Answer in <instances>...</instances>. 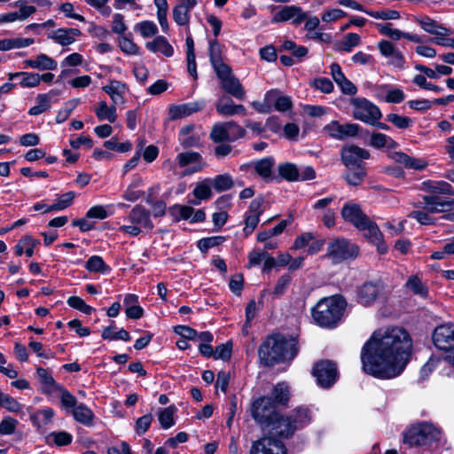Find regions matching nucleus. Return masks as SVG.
Masks as SVG:
<instances>
[{"instance_id": "obj_1", "label": "nucleus", "mask_w": 454, "mask_h": 454, "mask_svg": "<svg viewBox=\"0 0 454 454\" xmlns=\"http://www.w3.org/2000/svg\"><path fill=\"white\" fill-rule=\"evenodd\" d=\"M411 347V339L402 327L375 331L361 350L363 370L379 379L395 378L406 367Z\"/></svg>"}, {"instance_id": "obj_2", "label": "nucleus", "mask_w": 454, "mask_h": 454, "mask_svg": "<svg viewBox=\"0 0 454 454\" xmlns=\"http://www.w3.org/2000/svg\"><path fill=\"white\" fill-rule=\"evenodd\" d=\"M298 352L295 339H286L283 335L269 336L260 346L258 356L265 366H272L281 361L293 359Z\"/></svg>"}, {"instance_id": "obj_3", "label": "nucleus", "mask_w": 454, "mask_h": 454, "mask_svg": "<svg viewBox=\"0 0 454 454\" xmlns=\"http://www.w3.org/2000/svg\"><path fill=\"white\" fill-rule=\"evenodd\" d=\"M346 305V301L340 296L323 298L312 309L313 319L324 327L335 326L340 320Z\"/></svg>"}, {"instance_id": "obj_4", "label": "nucleus", "mask_w": 454, "mask_h": 454, "mask_svg": "<svg viewBox=\"0 0 454 454\" xmlns=\"http://www.w3.org/2000/svg\"><path fill=\"white\" fill-rule=\"evenodd\" d=\"M250 413L254 420L263 429L276 434L277 423L281 415L270 396L264 395L254 399L250 406Z\"/></svg>"}, {"instance_id": "obj_5", "label": "nucleus", "mask_w": 454, "mask_h": 454, "mask_svg": "<svg viewBox=\"0 0 454 454\" xmlns=\"http://www.w3.org/2000/svg\"><path fill=\"white\" fill-rule=\"evenodd\" d=\"M312 413L309 408L300 406L293 410L288 415H281L277 423L276 434L280 437L289 438L297 430H301L310 424Z\"/></svg>"}, {"instance_id": "obj_6", "label": "nucleus", "mask_w": 454, "mask_h": 454, "mask_svg": "<svg viewBox=\"0 0 454 454\" xmlns=\"http://www.w3.org/2000/svg\"><path fill=\"white\" fill-rule=\"evenodd\" d=\"M124 221L126 223L121 225L118 231L131 237H137L143 231H149L153 229L150 211L141 205H136Z\"/></svg>"}, {"instance_id": "obj_7", "label": "nucleus", "mask_w": 454, "mask_h": 454, "mask_svg": "<svg viewBox=\"0 0 454 454\" xmlns=\"http://www.w3.org/2000/svg\"><path fill=\"white\" fill-rule=\"evenodd\" d=\"M442 432L432 424L421 423L411 427L403 437V442L409 446L431 445L441 441Z\"/></svg>"}, {"instance_id": "obj_8", "label": "nucleus", "mask_w": 454, "mask_h": 454, "mask_svg": "<svg viewBox=\"0 0 454 454\" xmlns=\"http://www.w3.org/2000/svg\"><path fill=\"white\" fill-rule=\"evenodd\" d=\"M358 247L344 238H338L328 244L325 256L333 263L354 259L358 255Z\"/></svg>"}, {"instance_id": "obj_9", "label": "nucleus", "mask_w": 454, "mask_h": 454, "mask_svg": "<svg viewBox=\"0 0 454 454\" xmlns=\"http://www.w3.org/2000/svg\"><path fill=\"white\" fill-rule=\"evenodd\" d=\"M245 135L246 130L237 122L231 121L214 124L210 132V138L215 143L233 142Z\"/></svg>"}, {"instance_id": "obj_10", "label": "nucleus", "mask_w": 454, "mask_h": 454, "mask_svg": "<svg viewBox=\"0 0 454 454\" xmlns=\"http://www.w3.org/2000/svg\"><path fill=\"white\" fill-rule=\"evenodd\" d=\"M354 106L353 117L367 124L373 125L381 118L380 108L364 98H353L350 100Z\"/></svg>"}, {"instance_id": "obj_11", "label": "nucleus", "mask_w": 454, "mask_h": 454, "mask_svg": "<svg viewBox=\"0 0 454 454\" xmlns=\"http://www.w3.org/2000/svg\"><path fill=\"white\" fill-rule=\"evenodd\" d=\"M270 10L273 13L271 23L291 21L294 26H299L309 17V13L297 5H272Z\"/></svg>"}, {"instance_id": "obj_12", "label": "nucleus", "mask_w": 454, "mask_h": 454, "mask_svg": "<svg viewBox=\"0 0 454 454\" xmlns=\"http://www.w3.org/2000/svg\"><path fill=\"white\" fill-rule=\"evenodd\" d=\"M432 340L440 350H454V324L447 323L436 326L432 333Z\"/></svg>"}, {"instance_id": "obj_13", "label": "nucleus", "mask_w": 454, "mask_h": 454, "mask_svg": "<svg viewBox=\"0 0 454 454\" xmlns=\"http://www.w3.org/2000/svg\"><path fill=\"white\" fill-rule=\"evenodd\" d=\"M249 454H286V448L275 437L264 436L252 442Z\"/></svg>"}, {"instance_id": "obj_14", "label": "nucleus", "mask_w": 454, "mask_h": 454, "mask_svg": "<svg viewBox=\"0 0 454 454\" xmlns=\"http://www.w3.org/2000/svg\"><path fill=\"white\" fill-rule=\"evenodd\" d=\"M313 375L317 378L318 385L330 387L338 377L336 364L329 360L318 362L313 368Z\"/></svg>"}, {"instance_id": "obj_15", "label": "nucleus", "mask_w": 454, "mask_h": 454, "mask_svg": "<svg viewBox=\"0 0 454 454\" xmlns=\"http://www.w3.org/2000/svg\"><path fill=\"white\" fill-rule=\"evenodd\" d=\"M324 131L332 138L343 140L358 134L359 126L356 123L340 124L337 121H332L324 127Z\"/></svg>"}, {"instance_id": "obj_16", "label": "nucleus", "mask_w": 454, "mask_h": 454, "mask_svg": "<svg viewBox=\"0 0 454 454\" xmlns=\"http://www.w3.org/2000/svg\"><path fill=\"white\" fill-rule=\"evenodd\" d=\"M340 215L344 221L351 223L356 229L363 228L369 217L362 211L359 205L348 202L342 208Z\"/></svg>"}, {"instance_id": "obj_17", "label": "nucleus", "mask_w": 454, "mask_h": 454, "mask_svg": "<svg viewBox=\"0 0 454 454\" xmlns=\"http://www.w3.org/2000/svg\"><path fill=\"white\" fill-rule=\"evenodd\" d=\"M370 157V153L355 145H346L341 150V160L347 168L359 166V162Z\"/></svg>"}, {"instance_id": "obj_18", "label": "nucleus", "mask_w": 454, "mask_h": 454, "mask_svg": "<svg viewBox=\"0 0 454 454\" xmlns=\"http://www.w3.org/2000/svg\"><path fill=\"white\" fill-rule=\"evenodd\" d=\"M176 161L180 168L193 164L192 168L185 170L184 175H191L202 170L206 167L202 156L196 152L180 153L176 157Z\"/></svg>"}, {"instance_id": "obj_19", "label": "nucleus", "mask_w": 454, "mask_h": 454, "mask_svg": "<svg viewBox=\"0 0 454 454\" xmlns=\"http://www.w3.org/2000/svg\"><path fill=\"white\" fill-rule=\"evenodd\" d=\"M358 230L364 231V237L377 247V250L380 254L387 253V246L383 240V234L374 222L371 221L369 218L365 222V224H364V227Z\"/></svg>"}, {"instance_id": "obj_20", "label": "nucleus", "mask_w": 454, "mask_h": 454, "mask_svg": "<svg viewBox=\"0 0 454 454\" xmlns=\"http://www.w3.org/2000/svg\"><path fill=\"white\" fill-rule=\"evenodd\" d=\"M414 20L425 32L430 35H434L435 36H449L452 34V30L450 28L443 27L442 24L428 16L416 15L414 16Z\"/></svg>"}, {"instance_id": "obj_21", "label": "nucleus", "mask_w": 454, "mask_h": 454, "mask_svg": "<svg viewBox=\"0 0 454 454\" xmlns=\"http://www.w3.org/2000/svg\"><path fill=\"white\" fill-rule=\"evenodd\" d=\"M205 106L203 101H193L181 105H171L168 107L169 120H177L190 116Z\"/></svg>"}, {"instance_id": "obj_22", "label": "nucleus", "mask_w": 454, "mask_h": 454, "mask_svg": "<svg viewBox=\"0 0 454 454\" xmlns=\"http://www.w3.org/2000/svg\"><path fill=\"white\" fill-rule=\"evenodd\" d=\"M82 32L78 28H58L50 32L47 37L61 46L73 44L76 37L81 36Z\"/></svg>"}, {"instance_id": "obj_23", "label": "nucleus", "mask_w": 454, "mask_h": 454, "mask_svg": "<svg viewBox=\"0 0 454 454\" xmlns=\"http://www.w3.org/2000/svg\"><path fill=\"white\" fill-rule=\"evenodd\" d=\"M215 108L217 113L223 116L247 114V110L243 105H235L232 99L224 97L217 100Z\"/></svg>"}, {"instance_id": "obj_24", "label": "nucleus", "mask_w": 454, "mask_h": 454, "mask_svg": "<svg viewBox=\"0 0 454 454\" xmlns=\"http://www.w3.org/2000/svg\"><path fill=\"white\" fill-rule=\"evenodd\" d=\"M426 207L432 213H447L454 209V199L427 195Z\"/></svg>"}, {"instance_id": "obj_25", "label": "nucleus", "mask_w": 454, "mask_h": 454, "mask_svg": "<svg viewBox=\"0 0 454 454\" xmlns=\"http://www.w3.org/2000/svg\"><path fill=\"white\" fill-rule=\"evenodd\" d=\"M266 100L270 102L271 107L274 106L279 112H285L293 106L291 98L282 95V92L277 89L266 92Z\"/></svg>"}, {"instance_id": "obj_26", "label": "nucleus", "mask_w": 454, "mask_h": 454, "mask_svg": "<svg viewBox=\"0 0 454 454\" xmlns=\"http://www.w3.org/2000/svg\"><path fill=\"white\" fill-rule=\"evenodd\" d=\"M392 159L396 163L403 165L406 168L423 170L427 167V162L425 160L411 157L402 152L395 153L392 155Z\"/></svg>"}, {"instance_id": "obj_27", "label": "nucleus", "mask_w": 454, "mask_h": 454, "mask_svg": "<svg viewBox=\"0 0 454 454\" xmlns=\"http://www.w3.org/2000/svg\"><path fill=\"white\" fill-rule=\"evenodd\" d=\"M102 90L110 96L114 105L124 103V95L128 90L125 83L113 80L109 84L104 86Z\"/></svg>"}, {"instance_id": "obj_28", "label": "nucleus", "mask_w": 454, "mask_h": 454, "mask_svg": "<svg viewBox=\"0 0 454 454\" xmlns=\"http://www.w3.org/2000/svg\"><path fill=\"white\" fill-rule=\"evenodd\" d=\"M380 288L373 283H365L357 291L358 302L367 306L372 304L378 297Z\"/></svg>"}, {"instance_id": "obj_29", "label": "nucleus", "mask_w": 454, "mask_h": 454, "mask_svg": "<svg viewBox=\"0 0 454 454\" xmlns=\"http://www.w3.org/2000/svg\"><path fill=\"white\" fill-rule=\"evenodd\" d=\"M25 67H30L39 70H55L58 63L46 54L41 53L35 59H26L24 61Z\"/></svg>"}, {"instance_id": "obj_30", "label": "nucleus", "mask_w": 454, "mask_h": 454, "mask_svg": "<svg viewBox=\"0 0 454 454\" xmlns=\"http://www.w3.org/2000/svg\"><path fill=\"white\" fill-rule=\"evenodd\" d=\"M145 46L150 51L154 53L160 52L167 58L174 55V48L162 35H158L152 42H147Z\"/></svg>"}, {"instance_id": "obj_31", "label": "nucleus", "mask_w": 454, "mask_h": 454, "mask_svg": "<svg viewBox=\"0 0 454 454\" xmlns=\"http://www.w3.org/2000/svg\"><path fill=\"white\" fill-rule=\"evenodd\" d=\"M427 196L423 197V201L418 202L415 206L419 209L414 210L410 213L409 217L417 220L419 223L424 225L434 224L435 218L432 216L434 213L430 212L427 207L426 198Z\"/></svg>"}, {"instance_id": "obj_32", "label": "nucleus", "mask_w": 454, "mask_h": 454, "mask_svg": "<svg viewBox=\"0 0 454 454\" xmlns=\"http://www.w3.org/2000/svg\"><path fill=\"white\" fill-rule=\"evenodd\" d=\"M290 387L286 382L277 383L270 391L272 403L278 405H286L290 400Z\"/></svg>"}, {"instance_id": "obj_33", "label": "nucleus", "mask_w": 454, "mask_h": 454, "mask_svg": "<svg viewBox=\"0 0 454 454\" xmlns=\"http://www.w3.org/2000/svg\"><path fill=\"white\" fill-rule=\"evenodd\" d=\"M222 88L224 91L231 95L237 99H244L246 91L240 82L232 74L228 78L221 81Z\"/></svg>"}, {"instance_id": "obj_34", "label": "nucleus", "mask_w": 454, "mask_h": 454, "mask_svg": "<svg viewBox=\"0 0 454 454\" xmlns=\"http://www.w3.org/2000/svg\"><path fill=\"white\" fill-rule=\"evenodd\" d=\"M275 165V159L271 156L265 157L254 163L255 172L264 180L270 181L274 178L273 167Z\"/></svg>"}, {"instance_id": "obj_35", "label": "nucleus", "mask_w": 454, "mask_h": 454, "mask_svg": "<svg viewBox=\"0 0 454 454\" xmlns=\"http://www.w3.org/2000/svg\"><path fill=\"white\" fill-rule=\"evenodd\" d=\"M36 376L40 384L43 386V391L45 393H52L61 390V386L59 385L51 373L44 368L38 367L36 369Z\"/></svg>"}, {"instance_id": "obj_36", "label": "nucleus", "mask_w": 454, "mask_h": 454, "mask_svg": "<svg viewBox=\"0 0 454 454\" xmlns=\"http://www.w3.org/2000/svg\"><path fill=\"white\" fill-rule=\"evenodd\" d=\"M208 181L209 179H205L204 181L196 184L192 191L194 199L189 201L191 204L198 206L200 204L201 200H207L212 197V185L208 183Z\"/></svg>"}, {"instance_id": "obj_37", "label": "nucleus", "mask_w": 454, "mask_h": 454, "mask_svg": "<svg viewBox=\"0 0 454 454\" xmlns=\"http://www.w3.org/2000/svg\"><path fill=\"white\" fill-rule=\"evenodd\" d=\"M95 114L99 121L114 122L117 119L115 105L108 106L106 101H99L95 108Z\"/></svg>"}, {"instance_id": "obj_38", "label": "nucleus", "mask_w": 454, "mask_h": 454, "mask_svg": "<svg viewBox=\"0 0 454 454\" xmlns=\"http://www.w3.org/2000/svg\"><path fill=\"white\" fill-rule=\"evenodd\" d=\"M426 191L434 194H446L454 196V188L445 181H427L424 182Z\"/></svg>"}, {"instance_id": "obj_39", "label": "nucleus", "mask_w": 454, "mask_h": 454, "mask_svg": "<svg viewBox=\"0 0 454 454\" xmlns=\"http://www.w3.org/2000/svg\"><path fill=\"white\" fill-rule=\"evenodd\" d=\"M404 286L415 295L423 298L428 295V289L427 286L422 282L418 275L410 276L404 284Z\"/></svg>"}, {"instance_id": "obj_40", "label": "nucleus", "mask_w": 454, "mask_h": 454, "mask_svg": "<svg viewBox=\"0 0 454 454\" xmlns=\"http://www.w3.org/2000/svg\"><path fill=\"white\" fill-rule=\"evenodd\" d=\"M279 176L288 182L300 181V169L291 162L281 163L278 166Z\"/></svg>"}, {"instance_id": "obj_41", "label": "nucleus", "mask_w": 454, "mask_h": 454, "mask_svg": "<svg viewBox=\"0 0 454 454\" xmlns=\"http://www.w3.org/2000/svg\"><path fill=\"white\" fill-rule=\"evenodd\" d=\"M370 145L378 149L385 147L388 149H395L398 146L397 142H395L391 137L378 132L371 135Z\"/></svg>"}, {"instance_id": "obj_42", "label": "nucleus", "mask_w": 454, "mask_h": 454, "mask_svg": "<svg viewBox=\"0 0 454 454\" xmlns=\"http://www.w3.org/2000/svg\"><path fill=\"white\" fill-rule=\"evenodd\" d=\"M57 95L53 90L47 94H39L36 97L37 105L31 107L28 111L30 115H39L51 107V96Z\"/></svg>"}, {"instance_id": "obj_43", "label": "nucleus", "mask_w": 454, "mask_h": 454, "mask_svg": "<svg viewBox=\"0 0 454 454\" xmlns=\"http://www.w3.org/2000/svg\"><path fill=\"white\" fill-rule=\"evenodd\" d=\"M361 37L356 33H348L344 36V40L338 42L334 45V49L337 51L350 52L352 50L360 45Z\"/></svg>"}, {"instance_id": "obj_44", "label": "nucleus", "mask_w": 454, "mask_h": 454, "mask_svg": "<svg viewBox=\"0 0 454 454\" xmlns=\"http://www.w3.org/2000/svg\"><path fill=\"white\" fill-rule=\"evenodd\" d=\"M54 416V411L46 407L30 414V419L33 424L40 428L43 425L48 424Z\"/></svg>"}, {"instance_id": "obj_45", "label": "nucleus", "mask_w": 454, "mask_h": 454, "mask_svg": "<svg viewBox=\"0 0 454 454\" xmlns=\"http://www.w3.org/2000/svg\"><path fill=\"white\" fill-rule=\"evenodd\" d=\"M85 268L90 272L106 274L108 273L111 269L106 265L101 256L92 255L88 259L85 264Z\"/></svg>"}, {"instance_id": "obj_46", "label": "nucleus", "mask_w": 454, "mask_h": 454, "mask_svg": "<svg viewBox=\"0 0 454 454\" xmlns=\"http://www.w3.org/2000/svg\"><path fill=\"white\" fill-rule=\"evenodd\" d=\"M208 183L219 192L230 190L234 184L231 176L228 174L218 175L209 179Z\"/></svg>"}, {"instance_id": "obj_47", "label": "nucleus", "mask_w": 454, "mask_h": 454, "mask_svg": "<svg viewBox=\"0 0 454 454\" xmlns=\"http://www.w3.org/2000/svg\"><path fill=\"white\" fill-rule=\"evenodd\" d=\"M194 7H189L187 4L182 3L173 9V19L179 26L188 24L190 20L189 12Z\"/></svg>"}, {"instance_id": "obj_48", "label": "nucleus", "mask_w": 454, "mask_h": 454, "mask_svg": "<svg viewBox=\"0 0 454 454\" xmlns=\"http://www.w3.org/2000/svg\"><path fill=\"white\" fill-rule=\"evenodd\" d=\"M75 193L74 192H68L56 200V202L45 209V212L51 211H61L68 207L74 201Z\"/></svg>"}, {"instance_id": "obj_49", "label": "nucleus", "mask_w": 454, "mask_h": 454, "mask_svg": "<svg viewBox=\"0 0 454 454\" xmlns=\"http://www.w3.org/2000/svg\"><path fill=\"white\" fill-rule=\"evenodd\" d=\"M73 416L78 422L89 425L92 422L93 412L84 404L81 403L73 410Z\"/></svg>"}, {"instance_id": "obj_50", "label": "nucleus", "mask_w": 454, "mask_h": 454, "mask_svg": "<svg viewBox=\"0 0 454 454\" xmlns=\"http://www.w3.org/2000/svg\"><path fill=\"white\" fill-rule=\"evenodd\" d=\"M101 336L104 340H121L127 341L130 340V335L126 330L121 329L118 332L114 333V326H108L104 328Z\"/></svg>"}, {"instance_id": "obj_51", "label": "nucleus", "mask_w": 454, "mask_h": 454, "mask_svg": "<svg viewBox=\"0 0 454 454\" xmlns=\"http://www.w3.org/2000/svg\"><path fill=\"white\" fill-rule=\"evenodd\" d=\"M176 411V409L175 406H168L160 411L159 421L163 428L168 429L174 425L173 416Z\"/></svg>"}, {"instance_id": "obj_52", "label": "nucleus", "mask_w": 454, "mask_h": 454, "mask_svg": "<svg viewBox=\"0 0 454 454\" xmlns=\"http://www.w3.org/2000/svg\"><path fill=\"white\" fill-rule=\"evenodd\" d=\"M366 176V172L364 168L358 167L354 171H348L345 174L344 179L349 185L357 186L362 184L364 177Z\"/></svg>"}, {"instance_id": "obj_53", "label": "nucleus", "mask_w": 454, "mask_h": 454, "mask_svg": "<svg viewBox=\"0 0 454 454\" xmlns=\"http://www.w3.org/2000/svg\"><path fill=\"white\" fill-rule=\"evenodd\" d=\"M386 120L395 125L398 129H408L413 123L412 120L406 116H401L397 114H389L386 116Z\"/></svg>"}, {"instance_id": "obj_54", "label": "nucleus", "mask_w": 454, "mask_h": 454, "mask_svg": "<svg viewBox=\"0 0 454 454\" xmlns=\"http://www.w3.org/2000/svg\"><path fill=\"white\" fill-rule=\"evenodd\" d=\"M67 302L71 308L78 309L86 315H90L94 311V309L87 305L79 296H71L67 299Z\"/></svg>"}, {"instance_id": "obj_55", "label": "nucleus", "mask_w": 454, "mask_h": 454, "mask_svg": "<svg viewBox=\"0 0 454 454\" xmlns=\"http://www.w3.org/2000/svg\"><path fill=\"white\" fill-rule=\"evenodd\" d=\"M141 35L145 38L155 35L158 33V27L153 21L145 20L137 25Z\"/></svg>"}, {"instance_id": "obj_56", "label": "nucleus", "mask_w": 454, "mask_h": 454, "mask_svg": "<svg viewBox=\"0 0 454 454\" xmlns=\"http://www.w3.org/2000/svg\"><path fill=\"white\" fill-rule=\"evenodd\" d=\"M13 6L19 7L20 20H26L36 12L33 5H27L26 1L19 0L13 4Z\"/></svg>"}, {"instance_id": "obj_57", "label": "nucleus", "mask_w": 454, "mask_h": 454, "mask_svg": "<svg viewBox=\"0 0 454 454\" xmlns=\"http://www.w3.org/2000/svg\"><path fill=\"white\" fill-rule=\"evenodd\" d=\"M119 46L124 53L129 55H137L139 52V47L126 36H121L119 39Z\"/></svg>"}, {"instance_id": "obj_58", "label": "nucleus", "mask_w": 454, "mask_h": 454, "mask_svg": "<svg viewBox=\"0 0 454 454\" xmlns=\"http://www.w3.org/2000/svg\"><path fill=\"white\" fill-rule=\"evenodd\" d=\"M18 423V420L12 417L4 418L0 422V434L9 435L13 434Z\"/></svg>"}, {"instance_id": "obj_59", "label": "nucleus", "mask_w": 454, "mask_h": 454, "mask_svg": "<svg viewBox=\"0 0 454 454\" xmlns=\"http://www.w3.org/2000/svg\"><path fill=\"white\" fill-rule=\"evenodd\" d=\"M20 85L23 88H34L40 83V74L35 73L22 72Z\"/></svg>"}, {"instance_id": "obj_60", "label": "nucleus", "mask_w": 454, "mask_h": 454, "mask_svg": "<svg viewBox=\"0 0 454 454\" xmlns=\"http://www.w3.org/2000/svg\"><path fill=\"white\" fill-rule=\"evenodd\" d=\"M224 240L225 239L222 236L206 238L199 241L198 247L200 249V251L206 252L209 248L222 244Z\"/></svg>"}, {"instance_id": "obj_61", "label": "nucleus", "mask_w": 454, "mask_h": 454, "mask_svg": "<svg viewBox=\"0 0 454 454\" xmlns=\"http://www.w3.org/2000/svg\"><path fill=\"white\" fill-rule=\"evenodd\" d=\"M370 16L374 19L382 20H397L400 18V13L395 10H382L368 12Z\"/></svg>"}, {"instance_id": "obj_62", "label": "nucleus", "mask_w": 454, "mask_h": 454, "mask_svg": "<svg viewBox=\"0 0 454 454\" xmlns=\"http://www.w3.org/2000/svg\"><path fill=\"white\" fill-rule=\"evenodd\" d=\"M231 349L232 344L231 342H226L217 346L214 351L215 359H222L224 361L228 360L231 357Z\"/></svg>"}, {"instance_id": "obj_63", "label": "nucleus", "mask_w": 454, "mask_h": 454, "mask_svg": "<svg viewBox=\"0 0 454 454\" xmlns=\"http://www.w3.org/2000/svg\"><path fill=\"white\" fill-rule=\"evenodd\" d=\"M2 406L10 412H19L21 411V404L13 397L4 393L3 395Z\"/></svg>"}, {"instance_id": "obj_64", "label": "nucleus", "mask_w": 454, "mask_h": 454, "mask_svg": "<svg viewBox=\"0 0 454 454\" xmlns=\"http://www.w3.org/2000/svg\"><path fill=\"white\" fill-rule=\"evenodd\" d=\"M217 77L223 81L229 76L232 75L231 67L223 62V60H220L218 62H215L212 64Z\"/></svg>"}]
</instances>
